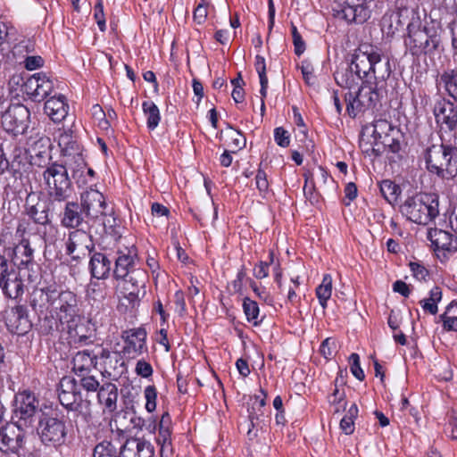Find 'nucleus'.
Masks as SVG:
<instances>
[{"instance_id":"obj_26","label":"nucleus","mask_w":457,"mask_h":457,"mask_svg":"<svg viewBox=\"0 0 457 457\" xmlns=\"http://www.w3.org/2000/svg\"><path fill=\"white\" fill-rule=\"evenodd\" d=\"M66 328L75 342H85L92 336V329L89 320L82 317L78 316V320L74 319V321H71L66 324Z\"/></svg>"},{"instance_id":"obj_2","label":"nucleus","mask_w":457,"mask_h":457,"mask_svg":"<svg viewBox=\"0 0 457 457\" xmlns=\"http://www.w3.org/2000/svg\"><path fill=\"white\" fill-rule=\"evenodd\" d=\"M70 168L62 163L53 162L43 171V179L50 202L52 212L57 210V204L66 202L72 194L71 181L68 171Z\"/></svg>"},{"instance_id":"obj_48","label":"nucleus","mask_w":457,"mask_h":457,"mask_svg":"<svg viewBox=\"0 0 457 457\" xmlns=\"http://www.w3.org/2000/svg\"><path fill=\"white\" fill-rule=\"evenodd\" d=\"M38 73H36L29 78L27 79V80L22 85V90L24 93H26L28 96H30V97L37 101V92L38 88Z\"/></svg>"},{"instance_id":"obj_50","label":"nucleus","mask_w":457,"mask_h":457,"mask_svg":"<svg viewBox=\"0 0 457 457\" xmlns=\"http://www.w3.org/2000/svg\"><path fill=\"white\" fill-rule=\"evenodd\" d=\"M305 177V184L303 187V194L304 196L308 201L311 202L312 204H314L319 202V195L315 190V186L311 181L310 176L307 174H304Z\"/></svg>"},{"instance_id":"obj_34","label":"nucleus","mask_w":457,"mask_h":457,"mask_svg":"<svg viewBox=\"0 0 457 457\" xmlns=\"http://www.w3.org/2000/svg\"><path fill=\"white\" fill-rule=\"evenodd\" d=\"M335 79L338 86L351 89L358 85V81L361 78L357 77L354 68L350 64V66L345 69L337 71Z\"/></svg>"},{"instance_id":"obj_33","label":"nucleus","mask_w":457,"mask_h":457,"mask_svg":"<svg viewBox=\"0 0 457 457\" xmlns=\"http://www.w3.org/2000/svg\"><path fill=\"white\" fill-rule=\"evenodd\" d=\"M134 265V256L130 253H122L115 261L113 270L114 278L119 280L128 278L130 275Z\"/></svg>"},{"instance_id":"obj_27","label":"nucleus","mask_w":457,"mask_h":457,"mask_svg":"<svg viewBox=\"0 0 457 457\" xmlns=\"http://www.w3.org/2000/svg\"><path fill=\"white\" fill-rule=\"evenodd\" d=\"M45 112L54 122L62 121L68 114V104L63 96H53L45 103Z\"/></svg>"},{"instance_id":"obj_57","label":"nucleus","mask_w":457,"mask_h":457,"mask_svg":"<svg viewBox=\"0 0 457 457\" xmlns=\"http://www.w3.org/2000/svg\"><path fill=\"white\" fill-rule=\"evenodd\" d=\"M94 18L96 21L99 29L103 32L105 31L106 25L103 4H99L95 5Z\"/></svg>"},{"instance_id":"obj_12","label":"nucleus","mask_w":457,"mask_h":457,"mask_svg":"<svg viewBox=\"0 0 457 457\" xmlns=\"http://www.w3.org/2000/svg\"><path fill=\"white\" fill-rule=\"evenodd\" d=\"M377 49L370 45H361L353 54L351 64L354 68L357 77L366 82L371 81V70L373 65V56Z\"/></svg>"},{"instance_id":"obj_40","label":"nucleus","mask_w":457,"mask_h":457,"mask_svg":"<svg viewBox=\"0 0 457 457\" xmlns=\"http://www.w3.org/2000/svg\"><path fill=\"white\" fill-rule=\"evenodd\" d=\"M372 137L375 140H380L382 138L386 139L389 136V132L394 129L393 126L386 120L379 119L375 120L372 125Z\"/></svg>"},{"instance_id":"obj_3","label":"nucleus","mask_w":457,"mask_h":457,"mask_svg":"<svg viewBox=\"0 0 457 457\" xmlns=\"http://www.w3.org/2000/svg\"><path fill=\"white\" fill-rule=\"evenodd\" d=\"M426 164L429 172L444 179H451L457 175V147L445 145H433L427 149Z\"/></svg>"},{"instance_id":"obj_36","label":"nucleus","mask_w":457,"mask_h":457,"mask_svg":"<svg viewBox=\"0 0 457 457\" xmlns=\"http://www.w3.org/2000/svg\"><path fill=\"white\" fill-rule=\"evenodd\" d=\"M332 293V278L330 275L326 274L323 277L321 284L316 288V295L319 299L320 304L323 309L327 307L328 300L330 298Z\"/></svg>"},{"instance_id":"obj_30","label":"nucleus","mask_w":457,"mask_h":457,"mask_svg":"<svg viewBox=\"0 0 457 457\" xmlns=\"http://www.w3.org/2000/svg\"><path fill=\"white\" fill-rule=\"evenodd\" d=\"M97 363L98 355L89 350L79 351L72 358V369L76 373L89 371L92 368H96Z\"/></svg>"},{"instance_id":"obj_44","label":"nucleus","mask_w":457,"mask_h":457,"mask_svg":"<svg viewBox=\"0 0 457 457\" xmlns=\"http://www.w3.org/2000/svg\"><path fill=\"white\" fill-rule=\"evenodd\" d=\"M379 187L382 195L388 203H392L397 199L399 187L393 181L385 179L381 181Z\"/></svg>"},{"instance_id":"obj_35","label":"nucleus","mask_w":457,"mask_h":457,"mask_svg":"<svg viewBox=\"0 0 457 457\" xmlns=\"http://www.w3.org/2000/svg\"><path fill=\"white\" fill-rule=\"evenodd\" d=\"M413 16H419V14L413 9L403 8L399 9L396 12L390 14H385L382 19L383 27H386L387 21H395V26L403 27L406 20L411 21Z\"/></svg>"},{"instance_id":"obj_53","label":"nucleus","mask_w":457,"mask_h":457,"mask_svg":"<svg viewBox=\"0 0 457 457\" xmlns=\"http://www.w3.org/2000/svg\"><path fill=\"white\" fill-rule=\"evenodd\" d=\"M80 385L87 392H98L101 386L94 376H83L80 379Z\"/></svg>"},{"instance_id":"obj_56","label":"nucleus","mask_w":457,"mask_h":457,"mask_svg":"<svg viewBox=\"0 0 457 457\" xmlns=\"http://www.w3.org/2000/svg\"><path fill=\"white\" fill-rule=\"evenodd\" d=\"M274 138L279 146L287 147L289 145L290 140L287 130L283 128L278 127L274 130Z\"/></svg>"},{"instance_id":"obj_25","label":"nucleus","mask_w":457,"mask_h":457,"mask_svg":"<svg viewBox=\"0 0 457 457\" xmlns=\"http://www.w3.org/2000/svg\"><path fill=\"white\" fill-rule=\"evenodd\" d=\"M34 200V197L30 195L27 197L25 204L26 213L37 224L46 225L49 223L50 219L48 217V212L52 211L50 203L48 204V207H46L38 199H37L36 202Z\"/></svg>"},{"instance_id":"obj_52","label":"nucleus","mask_w":457,"mask_h":457,"mask_svg":"<svg viewBox=\"0 0 457 457\" xmlns=\"http://www.w3.org/2000/svg\"><path fill=\"white\" fill-rule=\"evenodd\" d=\"M351 364L352 374L359 380L362 381L365 378L364 372L360 365V357L357 353H352L349 358Z\"/></svg>"},{"instance_id":"obj_22","label":"nucleus","mask_w":457,"mask_h":457,"mask_svg":"<svg viewBox=\"0 0 457 457\" xmlns=\"http://www.w3.org/2000/svg\"><path fill=\"white\" fill-rule=\"evenodd\" d=\"M385 87L378 85V83L363 81L362 86L357 92L359 102L367 109L374 107L380 100Z\"/></svg>"},{"instance_id":"obj_59","label":"nucleus","mask_w":457,"mask_h":457,"mask_svg":"<svg viewBox=\"0 0 457 457\" xmlns=\"http://www.w3.org/2000/svg\"><path fill=\"white\" fill-rule=\"evenodd\" d=\"M409 265H410L411 270L412 272V275L417 279L424 280L426 278V277L428 274V271L424 266H422L417 262H410Z\"/></svg>"},{"instance_id":"obj_63","label":"nucleus","mask_w":457,"mask_h":457,"mask_svg":"<svg viewBox=\"0 0 457 457\" xmlns=\"http://www.w3.org/2000/svg\"><path fill=\"white\" fill-rule=\"evenodd\" d=\"M269 262H260L259 264L253 269L254 277L258 279L267 278L269 275Z\"/></svg>"},{"instance_id":"obj_55","label":"nucleus","mask_w":457,"mask_h":457,"mask_svg":"<svg viewBox=\"0 0 457 457\" xmlns=\"http://www.w3.org/2000/svg\"><path fill=\"white\" fill-rule=\"evenodd\" d=\"M336 348V341L331 337L326 338L320 348V352L321 355H323L326 359L330 358L333 355L334 350Z\"/></svg>"},{"instance_id":"obj_5","label":"nucleus","mask_w":457,"mask_h":457,"mask_svg":"<svg viewBox=\"0 0 457 457\" xmlns=\"http://www.w3.org/2000/svg\"><path fill=\"white\" fill-rule=\"evenodd\" d=\"M400 212L407 220L427 225L439 213L438 201L428 195L418 194L407 197L400 206Z\"/></svg>"},{"instance_id":"obj_24","label":"nucleus","mask_w":457,"mask_h":457,"mask_svg":"<svg viewBox=\"0 0 457 457\" xmlns=\"http://www.w3.org/2000/svg\"><path fill=\"white\" fill-rule=\"evenodd\" d=\"M365 0H357L356 4H349L342 9H336L338 15L347 21L355 23H363L370 18V11L362 4Z\"/></svg>"},{"instance_id":"obj_61","label":"nucleus","mask_w":457,"mask_h":457,"mask_svg":"<svg viewBox=\"0 0 457 457\" xmlns=\"http://www.w3.org/2000/svg\"><path fill=\"white\" fill-rule=\"evenodd\" d=\"M254 67H255V70L258 73L260 79H268L267 75H266V63H265L264 57H262L261 55H256Z\"/></svg>"},{"instance_id":"obj_1","label":"nucleus","mask_w":457,"mask_h":457,"mask_svg":"<svg viewBox=\"0 0 457 457\" xmlns=\"http://www.w3.org/2000/svg\"><path fill=\"white\" fill-rule=\"evenodd\" d=\"M31 305L35 311L54 313L65 324L77 320L79 309L77 295L70 290H58L54 287L37 289L33 293Z\"/></svg>"},{"instance_id":"obj_42","label":"nucleus","mask_w":457,"mask_h":457,"mask_svg":"<svg viewBox=\"0 0 457 457\" xmlns=\"http://www.w3.org/2000/svg\"><path fill=\"white\" fill-rule=\"evenodd\" d=\"M346 102V112L349 116L355 118L357 114L367 108L362 106V104L359 102V97L357 96V93L348 92L345 96Z\"/></svg>"},{"instance_id":"obj_32","label":"nucleus","mask_w":457,"mask_h":457,"mask_svg":"<svg viewBox=\"0 0 457 457\" xmlns=\"http://www.w3.org/2000/svg\"><path fill=\"white\" fill-rule=\"evenodd\" d=\"M439 85L457 102V69H446L439 77Z\"/></svg>"},{"instance_id":"obj_46","label":"nucleus","mask_w":457,"mask_h":457,"mask_svg":"<svg viewBox=\"0 0 457 457\" xmlns=\"http://www.w3.org/2000/svg\"><path fill=\"white\" fill-rule=\"evenodd\" d=\"M243 309L248 321H253L254 325L259 323V307L256 302L246 297L243 302Z\"/></svg>"},{"instance_id":"obj_41","label":"nucleus","mask_w":457,"mask_h":457,"mask_svg":"<svg viewBox=\"0 0 457 457\" xmlns=\"http://www.w3.org/2000/svg\"><path fill=\"white\" fill-rule=\"evenodd\" d=\"M38 88L37 92V101H41L48 96L54 89V83L44 72H38Z\"/></svg>"},{"instance_id":"obj_19","label":"nucleus","mask_w":457,"mask_h":457,"mask_svg":"<svg viewBox=\"0 0 457 457\" xmlns=\"http://www.w3.org/2000/svg\"><path fill=\"white\" fill-rule=\"evenodd\" d=\"M97 355L103 369V374H107L109 377H112L122 373L125 364L118 352H110L109 350L102 349Z\"/></svg>"},{"instance_id":"obj_14","label":"nucleus","mask_w":457,"mask_h":457,"mask_svg":"<svg viewBox=\"0 0 457 457\" xmlns=\"http://www.w3.org/2000/svg\"><path fill=\"white\" fill-rule=\"evenodd\" d=\"M433 112L441 129L455 130L457 128V106L453 102L445 97H439L435 103Z\"/></svg>"},{"instance_id":"obj_9","label":"nucleus","mask_w":457,"mask_h":457,"mask_svg":"<svg viewBox=\"0 0 457 457\" xmlns=\"http://www.w3.org/2000/svg\"><path fill=\"white\" fill-rule=\"evenodd\" d=\"M37 411L38 401L32 393L23 391L15 395L12 419L20 426L30 427Z\"/></svg>"},{"instance_id":"obj_7","label":"nucleus","mask_w":457,"mask_h":457,"mask_svg":"<svg viewBox=\"0 0 457 457\" xmlns=\"http://www.w3.org/2000/svg\"><path fill=\"white\" fill-rule=\"evenodd\" d=\"M37 434L45 445H62L67 437L65 421L57 416L43 414L39 418Z\"/></svg>"},{"instance_id":"obj_10","label":"nucleus","mask_w":457,"mask_h":457,"mask_svg":"<svg viewBox=\"0 0 457 457\" xmlns=\"http://www.w3.org/2000/svg\"><path fill=\"white\" fill-rule=\"evenodd\" d=\"M80 205L89 222L96 223L110 207L104 195L94 188L87 189L80 195Z\"/></svg>"},{"instance_id":"obj_29","label":"nucleus","mask_w":457,"mask_h":457,"mask_svg":"<svg viewBox=\"0 0 457 457\" xmlns=\"http://www.w3.org/2000/svg\"><path fill=\"white\" fill-rule=\"evenodd\" d=\"M112 267V262L102 253H96L91 256L89 268L92 276L97 279H104L108 277Z\"/></svg>"},{"instance_id":"obj_47","label":"nucleus","mask_w":457,"mask_h":457,"mask_svg":"<svg viewBox=\"0 0 457 457\" xmlns=\"http://www.w3.org/2000/svg\"><path fill=\"white\" fill-rule=\"evenodd\" d=\"M137 292H124V294H118V297L120 298L121 305H124L126 309H134L136 308L140 302V294L141 291Z\"/></svg>"},{"instance_id":"obj_21","label":"nucleus","mask_w":457,"mask_h":457,"mask_svg":"<svg viewBox=\"0 0 457 457\" xmlns=\"http://www.w3.org/2000/svg\"><path fill=\"white\" fill-rule=\"evenodd\" d=\"M373 65L371 70V81L386 88V80L392 72L389 58L382 55L378 50L373 56Z\"/></svg>"},{"instance_id":"obj_23","label":"nucleus","mask_w":457,"mask_h":457,"mask_svg":"<svg viewBox=\"0 0 457 457\" xmlns=\"http://www.w3.org/2000/svg\"><path fill=\"white\" fill-rule=\"evenodd\" d=\"M428 238L435 246V250L454 252L457 250V238L453 234L439 228H430L428 232Z\"/></svg>"},{"instance_id":"obj_60","label":"nucleus","mask_w":457,"mask_h":457,"mask_svg":"<svg viewBox=\"0 0 457 457\" xmlns=\"http://www.w3.org/2000/svg\"><path fill=\"white\" fill-rule=\"evenodd\" d=\"M25 68L29 71L38 69L44 65V60L41 56H28L25 59Z\"/></svg>"},{"instance_id":"obj_17","label":"nucleus","mask_w":457,"mask_h":457,"mask_svg":"<svg viewBox=\"0 0 457 457\" xmlns=\"http://www.w3.org/2000/svg\"><path fill=\"white\" fill-rule=\"evenodd\" d=\"M122 338L125 342L123 347L124 353L135 357L147 351L145 345L146 331L144 328H138L127 330L123 333Z\"/></svg>"},{"instance_id":"obj_51","label":"nucleus","mask_w":457,"mask_h":457,"mask_svg":"<svg viewBox=\"0 0 457 457\" xmlns=\"http://www.w3.org/2000/svg\"><path fill=\"white\" fill-rule=\"evenodd\" d=\"M207 15L208 3L202 0L194 11L193 19L197 24H203L206 21Z\"/></svg>"},{"instance_id":"obj_6","label":"nucleus","mask_w":457,"mask_h":457,"mask_svg":"<svg viewBox=\"0 0 457 457\" xmlns=\"http://www.w3.org/2000/svg\"><path fill=\"white\" fill-rule=\"evenodd\" d=\"M57 142L61 148L62 162L71 172L73 179H79L86 169V161L83 156L81 145L78 143L71 129H59Z\"/></svg>"},{"instance_id":"obj_20","label":"nucleus","mask_w":457,"mask_h":457,"mask_svg":"<svg viewBox=\"0 0 457 457\" xmlns=\"http://www.w3.org/2000/svg\"><path fill=\"white\" fill-rule=\"evenodd\" d=\"M118 387L112 382H104L97 392V402L104 407V413H112L117 410Z\"/></svg>"},{"instance_id":"obj_18","label":"nucleus","mask_w":457,"mask_h":457,"mask_svg":"<svg viewBox=\"0 0 457 457\" xmlns=\"http://www.w3.org/2000/svg\"><path fill=\"white\" fill-rule=\"evenodd\" d=\"M120 457H154V449L150 442L130 438L121 446Z\"/></svg>"},{"instance_id":"obj_31","label":"nucleus","mask_w":457,"mask_h":457,"mask_svg":"<svg viewBox=\"0 0 457 457\" xmlns=\"http://www.w3.org/2000/svg\"><path fill=\"white\" fill-rule=\"evenodd\" d=\"M96 223L102 225L105 233L113 237L114 240L121 237V227L119 225V221L112 206L106 210L105 213L100 217V220L96 221Z\"/></svg>"},{"instance_id":"obj_58","label":"nucleus","mask_w":457,"mask_h":457,"mask_svg":"<svg viewBox=\"0 0 457 457\" xmlns=\"http://www.w3.org/2000/svg\"><path fill=\"white\" fill-rule=\"evenodd\" d=\"M195 218L202 223V225H206L208 223L212 224L217 218V211L213 209L212 212V209L209 206L206 212L200 213L199 215H195Z\"/></svg>"},{"instance_id":"obj_8","label":"nucleus","mask_w":457,"mask_h":457,"mask_svg":"<svg viewBox=\"0 0 457 457\" xmlns=\"http://www.w3.org/2000/svg\"><path fill=\"white\" fill-rule=\"evenodd\" d=\"M29 111L24 104H12L2 115V126L8 133L21 135L29 127Z\"/></svg>"},{"instance_id":"obj_4","label":"nucleus","mask_w":457,"mask_h":457,"mask_svg":"<svg viewBox=\"0 0 457 457\" xmlns=\"http://www.w3.org/2000/svg\"><path fill=\"white\" fill-rule=\"evenodd\" d=\"M408 37L405 39L406 46L413 55L434 53L440 44V37L436 31H431L425 26L420 16H413L407 24Z\"/></svg>"},{"instance_id":"obj_64","label":"nucleus","mask_w":457,"mask_h":457,"mask_svg":"<svg viewBox=\"0 0 457 457\" xmlns=\"http://www.w3.org/2000/svg\"><path fill=\"white\" fill-rule=\"evenodd\" d=\"M443 320L444 328L447 331H457V318L456 317H449L445 314L441 316Z\"/></svg>"},{"instance_id":"obj_11","label":"nucleus","mask_w":457,"mask_h":457,"mask_svg":"<svg viewBox=\"0 0 457 457\" xmlns=\"http://www.w3.org/2000/svg\"><path fill=\"white\" fill-rule=\"evenodd\" d=\"M58 398L68 411L81 412L83 400L75 378L63 377L59 383Z\"/></svg>"},{"instance_id":"obj_39","label":"nucleus","mask_w":457,"mask_h":457,"mask_svg":"<svg viewBox=\"0 0 457 457\" xmlns=\"http://www.w3.org/2000/svg\"><path fill=\"white\" fill-rule=\"evenodd\" d=\"M147 279L146 272L144 270L137 269L133 270L128 278H125V281L129 282L130 286L137 291H141L142 295L145 294V286Z\"/></svg>"},{"instance_id":"obj_15","label":"nucleus","mask_w":457,"mask_h":457,"mask_svg":"<svg viewBox=\"0 0 457 457\" xmlns=\"http://www.w3.org/2000/svg\"><path fill=\"white\" fill-rule=\"evenodd\" d=\"M93 245L91 236L82 228L69 234L66 251L73 259H79L81 255L85 256Z\"/></svg>"},{"instance_id":"obj_54","label":"nucleus","mask_w":457,"mask_h":457,"mask_svg":"<svg viewBox=\"0 0 457 457\" xmlns=\"http://www.w3.org/2000/svg\"><path fill=\"white\" fill-rule=\"evenodd\" d=\"M135 372L137 373V375L147 378L153 375L154 370L151 364L142 359L137 361L135 368Z\"/></svg>"},{"instance_id":"obj_37","label":"nucleus","mask_w":457,"mask_h":457,"mask_svg":"<svg viewBox=\"0 0 457 457\" xmlns=\"http://www.w3.org/2000/svg\"><path fill=\"white\" fill-rule=\"evenodd\" d=\"M170 415L166 412L162 416L160 424H159V434L157 437L158 443L162 446V450L170 445L171 440H170Z\"/></svg>"},{"instance_id":"obj_16","label":"nucleus","mask_w":457,"mask_h":457,"mask_svg":"<svg viewBox=\"0 0 457 457\" xmlns=\"http://www.w3.org/2000/svg\"><path fill=\"white\" fill-rule=\"evenodd\" d=\"M64 203L65 206L61 217L62 225L71 228L88 227L90 222L80 204L68 200Z\"/></svg>"},{"instance_id":"obj_28","label":"nucleus","mask_w":457,"mask_h":457,"mask_svg":"<svg viewBox=\"0 0 457 457\" xmlns=\"http://www.w3.org/2000/svg\"><path fill=\"white\" fill-rule=\"evenodd\" d=\"M13 271L9 260L0 253V287H3L4 294L10 297H17L21 291V283L18 280L13 281L16 288L15 294L12 295L10 290L11 284L8 278Z\"/></svg>"},{"instance_id":"obj_43","label":"nucleus","mask_w":457,"mask_h":457,"mask_svg":"<svg viewBox=\"0 0 457 457\" xmlns=\"http://www.w3.org/2000/svg\"><path fill=\"white\" fill-rule=\"evenodd\" d=\"M49 316H46L40 321V328L45 334H51L54 331H58L61 329L62 326L66 325L65 322H62L59 320L57 317H55L54 313H49Z\"/></svg>"},{"instance_id":"obj_13","label":"nucleus","mask_w":457,"mask_h":457,"mask_svg":"<svg viewBox=\"0 0 457 457\" xmlns=\"http://www.w3.org/2000/svg\"><path fill=\"white\" fill-rule=\"evenodd\" d=\"M17 422L0 428V451L19 454L24 445V432Z\"/></svg>"},{"instance_id":"obj_62","label":"nucleus","mask_w":457,"mask_h":457,"mask_svg":"<svg viewBox=\"0 0 457 457\" xmlns=\"http://www.w3.org/2000/svg\"><path fill=\"white\" fill-rule=\"evenodd\" d=\"M302 74L303 77L304 81L308 85H313L315 83L314 77H313V68L310 63H304L303 62V65L301 66Z\"/></svg>"},{"instance_id":"obj_38","label":"nucleus","mask_w":457,"mask_h":457,"mask_svg":"<svg viewBox=\"0 0 457 457\" xmlns=\"http://www.w3.org/2000/svg\"><path fill=\"white\" fill-rule=\"evenodd\" d=\"M143 111L147 120V127L150 129H154L160 121V112L158 107L154 102L147 101L143 103Z\"/></svg>"},{"instance_id":"obj_49","label":"nucleus","mask_w":457,"mask_h":457,"mask_svg":"<svg viewBox=\"0 0 457 457\" xmlns=\"http://www.w3.org/2000/svg\"><path fill=\"white\" fill-rule=\"evenodd\" d=\"M145 398V409L152 412L156 409L157 391L154 386H147L144 390Z\"/></svg>"},{"instance_id":"obj_45","label":"nucleus","mask_w":457,"mask_h":457,"mask_svg":"<svg viewBox=\"0 0 457 457\" xmlns=\"http://www.w3.org/2000/svg\"><path fill=\"white\" fill-rule=\"evenodd\" d=\"M93 457H117V448L110 441L104 440L95 446Z\"/></svg>"}]
</instances>
